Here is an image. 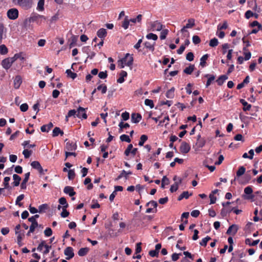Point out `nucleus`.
<instances>
[{
  "label": "nucleus",
  "instance_id": "0eeeda50",
  "mask_svg": "<svg viewBox=\"0 0 262 262\" xmlns=\"http://www.w3.org/2000/svg\"><path fill=\"white\" fill-rule=\"evenodd\" d=\"M190 150V145L186 142H182L180 147V150L181 153L185 154L188 153Z\"/></svg>",
  "mask_w": 262,
  "mask_h": 262
},
{
  "label": "nucleus",
  "instance_id": "5701e85b",
  "mask_svg": "<svg viewBox=\"0 0 262 262\" xmlns=\"http://www.w3.org/2000/svg\"><path fill=\"white\" fill-rule=\"evenodd\" d=\"M13 179L14 180V182L12 183L13 186H18L21 181L20 177L17 174H14L13 175Z\"/></svg>",
  "mask_w": 262,
  "mask_h": 262
},
{
  "label": "nucleus",
  "instance_id": "79ce46f5",
  "mask_svg": "<svg viewBox=\"0 0 262 262\" xmlns=\"http://www.w3.org/2000/svg\"><path fill=\"white\" fill-rule=\"evenodd\" d=\"M118 126L120 127V128H119L120 133L122 132L123 128H127L129 127V126H130V125L128 123H124L122 121H121L119 123Z\"/></svg>",
  "mask_w": 262,
  "mask_h": 262
},
{
  "label": "nucleus",
  "instance_id": "dca6fc26",
  "mask_svg": "<svg viewBox=\"0 0 262 262\" xmlns=\"http://www.w3.org/2000/svg\"><path fill=\"white\" fill-rule=\"evenodd\" d=\"M107 35V31L105 29L101 28L99 29L97 32V35L98 37L101 39H104Z\"/></svg>",
  "mask_w": 262,
  "mask_h": 262
},
{
  "label": "nucleus",
  "instance_id": "72a5a7b5",
  "mask_svg": "<svg viewBox=\"0 0 262 262\" xmlns=\"http://www.w3.org/2000/svg\"><path fill=\"white\" fill-rule=\"evenodd\" d=\"M10 180V178L9 177H6L4 179L3 185L4 188L5 189H11V187L9 185V182Z\"/></svg>",
  "mask_w": 262,
  "mask_h": 262
},
{
  "label": "nucleus",
  "instance_id": "49530a36",
  "mask_svg": "<svg viewBox=\"0 0 262 262\" xmlns=\"http://www.w3.org/2000/svg\"><path fill=\"white\" fill-rule=\"evenodd\" d=\"M129 24V20L128 19V17L125 16L124 21L122 22V27L124 29H127L128 28Z\"/></svg>",
  "mask_w": 262,
  "mask_h": 262
},
{
  "label": "nucleus",
  "instance_id": "4be33fe9",
  "mask_svg": "<svg viewBox=\"0 0 262 262\" xmlns=\"http://www.w3.org/2000/svg\"><path fill=\"white\" fill-rule=\"evenodd\" d=\"M127 75V73L125 71H121L120 73V77L117 79V81L118 83H122L124 81V77H126Z\"/></svg>",
  "mask_w": 262,
  "mask_h": 262
},
{
  "label": "nucleus",
  "instance_id": "ddd939ff",
  "mask_svg": "<svg viewBox=\"0 0 262 262\" xmlns=\"http://www.w3.org/2000/svg\"><path fill=\"white\" fill-rule=\"evenodd\" d=\"M63 192L64 193L69 194L70 196H73L76 194L73 188L69 186H67L64 188Z\"/></svg>",
  "mask_w": 262,
  "mask_h": 262
},
{
  "label": "nucleus",
  "instance_id": "2f4dec72",
  "mask_svg": "<svg viewBox=\"0 0 262 262\" xmlns=\"http://www.w3.org/2000/svg\"><path fill=\"white\" fill-rule=\"evenodd\" d=\"M174 96V88L172 87L166 92V96L168 98H173Z\"/></svg>",
  "mask_w": 262,
  "mask_h": 262
},
{
  "label": "nucleus",
  "instance_id": "a211bd4d",
  "mask_svg": "<svg viewBox=\"0 0 262 262\" xmlns=\"http://www.w3.org/2000/svg\"><path fill=\"white\" fill-rule=\"evenodd\" d=\"M245 172L246 168L243 166H239L238 169L236 171V177L234 178V181H235L237 178H239L242 175H243L245 173Z\"/></svg>",
  "mask_w": 262,
  "mask_h": 262
},
{
  "label": "nucleus",
  "instance_id": "a19ab883",
  "mask_svg": "<svg viewBox=\"0 0 262 262\" xmlns=\"http://www.w3.org/2000/svg\"><path fill=\"white\" fill-rule=\"evenodd\" d=\"M97 90L98 91H101L102 94H105L107 91V86L104 84H102L99 85L97 88Z\"/></svg>",
  "mask_w": 262,
  "mask_h": 262
},
{
  "label": "nucleus",
  "instance_id": "a18cd8bd",
  "mask_svg": "<svg viewBox=\"0 0 262 262\" xmlns=\"http://www.w3.org/2000/svg\"><path fill=\"white\" fill-rule=\"evenodd\" d=\"M211 239V238L207 236L206 237L203 238L202 241L200 242V244L202 246L206 247L207 244V242Z\"/></svg>",
  "mask_w": 262,
  "mask_h": 262
},
{
  "label": "nucleus",
  "instance_id": "6e6552de",
  "mask_svg": "<svg viewBox=\"0 0 262 262\" xmlns=\"http://www.w3.org/2000/svg\"><path fill=\"white\" fill-rule=\"evenodd\" d=\"M64 254L67 256L66 259L69 260L74 256L73 248L68 247L64 250Z\"/></svg>",
  "mask_w": 262,
  "mask_h": 262
},
{
  "label": "nucleus",
  "instance_id": "bb28decb",
  "mask_svg": "<svg viewBox=\"0 0 262 262\" xmlns=\"http://www.w3.org/2000/svg\"><path fill=\"white\" fill-rule=\"evenodd\" d=\"M89 251V248H87V247L81 248L79 250V251L78 252V254L80 256H84L88 254Z\"/></svg>",
  "mask_w": 262,
  "mask_h": 262
},
{
  "label": "nucleus",
  "instance_id": "aec40b11",
  "mask_svg": "<svg viewBox=\"0 0 262 262\" xmlns=\"http://www.w3.org/2000/svg\"><path fill=\"white\" fill-rule=\"evenodd\" d=\"M53 127V123L52 122H50L47 125H43L41 126L40 129L42 132H48Z\"/></svg>",
  "mask_w": 262,
  "mask_h": 262
},
{
  "label": "nucleus",
  "instance_id": "c9c22d12",
  "mask_svg": "<svg viewBox=\"0 0 262 262\" xmlns=\"http://www.w3.org/2000/svg\"><path fill=\"white\" fill-rule=\"evenodd\" d=\"M59 203L60 205H63L62 208H68L69 206L66 199L64 197L60 198L59 199Z\"/></svg>",
  "mask_w": 262,
  "mask_h": 262
},
{
  "label": "nucleus",
  "instance_id": "9d476101",
  "mask_svg": "<svg viewBox=\"0 0 262 262\" xmlns=\"http://www.w3.org/2000/svg\"><path fill=\"white\" fill-rule=\"evenodd\" d=\"M250 171H248L244 176L239 180V183L241 184H247L249 183L251 180V176L250 173H248Z\"/></svg>",
  "mask_w": 262,
  "mask_h": 262
},
{
  "label": "nucleus",
  "instance_id": "5fc2aeb1",
  "mask_svg": "<svg viewBox=\"0 0 262 262\" xmlns=\"http://www.w3.org/2000/svg\"><path fill=\"white\" fill-rule=\"evenodd\" d=\"M133 148V146L132 144L128 145L127 148L124 151V155L126 156H128L130 154V150Z\"/></svg>",
  "mask_w": 262,
  "mask_h": 262
},
{
  "label": "nucleus",
  "instance_id": "338daca9",
  "mask_svg": "<svg viewBox=\"0 0 262 262\" xmlns=\"http://www.w3.org/2000/svg\"><path fill=\"white\" fill-rule=\"evenodd\" d=\"M69 214V212L67 210V208H62V211L60 214L62 217L65 218L68 216Z\"/></svg>",
  "mask_w": 262,
  "mask_h": 262
},
{
  "label": "nucleus",
  "instance_id": "2eb2a0df",
  "mask_svg": "<svg viewBox=\"0 0 262 262\" xmlns=\"http://www.w3.org/2000/svg\"><path fill=\"white\" fill-rule=\"evenodd\" d=\"M22 83V79L20 76L17 75L14 79V87L15 89H18Z\"/></svg>",
  "mask_w": 262,
  "mask_h": 262
},
{
  "label": "nucleus",
  "instance_id": "423d86ee",
  "mask_svg": "<svg viewBox=\"0 0 262 262\" xmlns=\"http://www.w3.org/2000/svg\"><path fill=\"white\" fill-rule=\"evenodd\" d=\"M14 62V59L11 57H9L4 59L2 62L3 67L5 69H9Z\"/></svg>",
  "mask_w": 262,
  "mask_h": 262
},
{
  "label": "nucleus",
  "instance_id": "4c0bfd02",
  "mask_svg": "<svg viewBox=\"0 0 262 262\" xmlns=\"http://www.w3.org/2000/svg\"><path fill=\"white\" fill-rule=\"evenodd\" d=\"M66 73L67 74L68 77L71 78L72 79H74L77 76L76 73L72 72L70 69L67 70Z\"/></svg>",
  "mask_w": 262,
  "mask_h": 262
},
{
  "label": "nucleus",
  "instance_id": "6e6d98bb",
  "mask_svg": "<svg viewBox=\"0 0 262 262\" xmlns=\"http://www.w3.org/2000/svg\"><path fill=\"white\" fill-rule=\"evenodd\" d=\"M30 141L29 140H27V141H25L23 143H22V145L24 147H28V148H33V147H34L36 145L35 144H30Z\"/></svg>",
  "mask_w": 262,
  "mask_h": 262
},
{
  "label": "nucleus",
  "instance_id": "1a4fd4ad",
  "mask_svg": "<svg viewBox=\"0 0 262 262\" xmlns=\"http://www.w3.org/2000/svg\"><path fill=\"white\" fill-rule=\"evenodd\" d=\"M76 116L79 118L86 119L88 116L85 113V109L81 106H79L76 111Z\"/></svg>",
  "mask_w": 262,
  "mask_h": 262
},
{
  "label": "nucleus",
  "instance_id": "9b49d317",
  "mask_svg": "<svg viewBox=\"0 0 262 262\" xmlns=\"http://www.w3.org/2000/svg\"><path fill=\"white\" fill-rule=\"evenodd\" d=\"M238 229V228L236 225H232L228 229L226 233L228 235H234L237 233Z\"/></svg>",
  "mask_w": 262,
  "mask_h": 262
},
{
  "label": "nucleus",
  "instance_id": "8fccbe9b",
  "mask_svg": "<svg viewBox=\"0 0 262 262\" xmlns=\"http://www.w3.org/2000/svg\"><path fill=\"white\" fill-rule=\"evenodd\" d=\"M146 37L148 39H152L154 40H157L158 39V36L152 33L147 34Z\"/></svg>",
  "mask_w": 262,
  "mask_h": 262
},
{
  "label": "nucleus",
  "instance_id": "de8ad7c7",
  "mask_svg": "<svg viewBox=\"0 0 262 262\" xmlns=\"http://www.w3.org/2000/svg\"><path fill=\"white\" fill-rule=\"evenodd\" d=\"M45 0H39L37 4V9L39 11H43L44 10Z\"/></svg>",
  "mask_w": 262,
  "mask_h": 262
},
{
  "label": "nucleus",
  "instance_id": "4468645a",
  "mask_svg": "<svg viewBox=\"0 0 262 262\" xmlns=\"http://www.w3.org/2000/svg\"><path fill=\"white\" fill-rule=\"evenodd\" d=\"M30 175V172H28L27 173H26L25 174V178L23 180V182H21L20 184V188L21 189H26L27 188L26 184L28 182L29 177Z\"/></svg>",
  "mask_w": 262,
  "mask_h": 262
},
{
  "label": "nucleus",
  "instance_id": "393cba45",
  "mask_svg": "<svg viewBox=\"0 0 262 262\" xmlns=\"http://www.w3.org/2000/svg\"><path fill=\"white\" fill-rule=\"evenodd\" d=\"M239 102L244 105L243 108L244 111H249L251 109V105L248 104L244 99H240Z\"/></svg>",
  "mask_w": 262,
  "mask_h": 262
},
{
  "label": "nucleus",
  "instance_id": "e433bc0d",
  "mask_svg": "<svg viewBox=\"0 0 262 262\" xmlns=\"http://www.w3.org/2000/svg\"><path fill=\"white\" fill-rule=\"evenodd\" d=\"M194 65H190L188 67L186 68L184 70V73L187 74H191L194 70Z\"/></svg>",
  "mask_w": 262,
  "mask_h": 262
},
{
  "label": "nucleus",
  "instance_id": "864d4df0",
  "mask_svg": "<svg viewBox=\"0 0 262 262\" xmlns=\"http://www.w3.org/2000/svg\"><path fill=\"white\" fill-rule=\"evenodd\" d=\"M144 103L146 105L149 106L151 108L154 107V102L152 100L146 99Z\"/></svg>",
  "mask_w": 262,
  "mask_h": 262
},
{
  "label": "nucleus",
  "instance_id": "13d9d810",
  "mask_svg": "<svg viewBox=\"0 0 262 262\" xmlns=\"http://www.w3.org/2000/svg\"><path fill=\"white\" fill-rule=\"evenodd\" d=\"M250 26L251 27H254L255 26L257 27V28H259V29H260L262 30V26L261 24H260L257 21L254 20L252 23L250 24Z\"/></svg>",
  "mask_w": 262,
  "mask_h": 262
},
{
  "label": "nucleus",
  "instance_id": "c85d7f7f",
  "mask_svg": "<svg viewBox=\"0 0 262 262\" xmlns=\"http://www.w3.org/2000/svg\"><path fill=\"white\" fill-rule=\"evenodd\" d=\"M209 57V55L208 54L204 55L200 59V65L202 67H204L206 66V60Z\"/></svg>",
  "mask_w": 262,
  "mask_h": 262
},
{
  "label": "nucleus",
  "instance_id": "20e7f679",
  "mask_svg": "<svg viewBox=\"0 0 262 262\" xmlns=\"http://www.w3.org/2000/svg\"><path fill=\"white\" fill-rule=\"evenodd\" d=\"M8 17L12 20L16 19L18 17V11L16 8H11L7 11Z\"/></svg>",
  "mask_w": 262,
  "mask_h": 262
},
{
  "label": "nucleus",
  "instance_id": "f03ea898",
  "mask_svg": "<svg viewBox=\"0 0 262 262\" xmlns=\"http://www.w3.org/2000/svg\"><path fill=\"white\" fill-rule=\"evenodd\" d=\"M13 2L26 10L31 8L33 4V0H13Z\"/></svg>",
  "mask_w": 262,
  "mask_h": 262
},
{
  "label": "nucleus",
  "instance_id": "e2e57ef3",
  "mask_svg": "<svg viewBox=\"0 0 262 262\" xmlns=\"http://www.w3.org/2000/svg\"><path fill=\"white\" fill-rule=\"evenodd\" d=\"M60 132V128L58 127H55L52 133L53 137H57L59 135V133Z\"/></svg>",
  "mask_w": 262,
  "mask_h": 262
},
{
  "label": "nucleus",
  "instance_id": "37998d69",
  "mask_svg": "<svg viewBox=\"0 0 262 262\" xmlns=\"http://www.w3.org/2000/svg\"><path fill=\"white\" fill-rule=\"evenodd\" d=\"M8 52L7 47L5 45H0V54L5 55Z\"/></svg>",
  "mask_w": 262,
  "mask_h": 262
},
{
  "label": "nucleus",
  "instance_id": "69168bd1",
  "mask_svg": "<svg viewBox=\"0 0 262 262\" xmlns=\"http://www.w3.org/2000/svg\"><path fill=\"white\" fill-rule=\"evenodd\" d=\"M52 230L51 229V228L48 227V228H47L44 231V234L47 237H49L50 236L52 235Z\"/></svg>",
  "mask_w": 262,
  "mask_h": 262
},
{
  "label": "nucleus",
  "instance_id": "774afa93",
  "mask_svg": "<svg viewBox=\"0 0 262 262\" xmlns=\"http://www.w3.org/2000/svg\"><path fill=\"white\" fill-rule=\"evenodd\" d=\"M192 41L194 44L197 45L200 43L201 39L200 37L198 35H194L192 37Z\"/></svg>",
  "mask_w": 262,
  "mask_h": 262
},
{
  "label": "nucleus",
  "instance_id": "c03bdc74",
  "mask_svg": "<svg viewBox=\"0 0 262 262\" xmlns=\"http://www.w3.org/2000/svg\"><path fill=\"white\" fill-rule=\"evenodd\" d=\"M25 197V195L24 194H21L18 196L16 198V201H15V204L17 205H18L19 206H21L23 205L22 203H19L20 201L23 200Z\"/></svg>",
  "mask_w": 262,
  "mask_h": 262
},
{
  "label": "nucleus",
  "instance_id": "7c9ffc66",
  "mask_svg": "<svg viewBox=\"0 0 262 262\" xmlns=\"http://www.w3.org/2000/svg\"><path fill=\"white\" fill-rule=\"evenodd\" d=\"M259 242V239H257V240H255V241H253L252 242H251V238H246V240H245V244L246 245H249L250 246H256V245L258 244Z\"/></svg>",
  "mask_w": 262,
  "mask_h": 262
},
{
  "label": "nucleus",
  "instance_id": "c756f323",
  "mask_svg": "<svg viewBox=\"0 0 262 262\" xmlns=\"http://www.w3.org/2000/svg\"><path fill=\"white\" fill-rule=\"evenodd\" d=\"M78 36L77 35H72L70 38L71 42L69 45L70 48L74 47L78 40Z\"/></svg>",
  "mask_w": 262,
  "mask_h": 262
},
{
  "label": "nucleus",
  "instance_id": "4d7b16f0",
  "mask_svg": "<svg viewBox=\"0 0 262 262\" xmlns=\"http://www.w3.org/2000/svg\"><path fill=\"white\" fill-rule=\"evenodd\" d=\"M48 208V206L47 204H42L38 207V212L41 213L45 210L47 209Z\"/></svg>",
  "mask_w": 262,
  "mask_h": 262
},
{
  "label": "nucleus",
  "instance_id": "39448f33",
  "mask_svg": "<svg viewBox=\"0 0 262 262\" xmlns=\"http://www.w3.org/2000/svg\"><path fill=\"white\" fill-rule=\"evenodd\" d=\"M150 27H151V30L152 31H161L163 29L164 26L162 25L160 22H159L158 20H156V21L151 22Z\"/></svg>",
  "mask_w": 262,
  "mask_h": 262
},
{
  "label": "nucleus",
  "instance_id": "a878e982",
  "mask_svg": "<svg viewBox=\"0 0 262 262\" xmlns=\"http://www.w3.org/2000/svg\"><path fill=\"white\" fill-rule=\"evenodd\" d=\"M66 148L68 150H75L77 148V145L75 143L68 142L66 143Z\"/></svg>",
  "mask_w": 262,
  "mask_h": 262
},
{
  "label": "nucleus",
  "instance_id": "f704fd0d",
  "mask_svg": "<svg viewBox=\"0 0 262 262\" xmlns=\"http://www.w3.org/2000/svg\"><path fill=\"white\" fill-rule=\"evenodd\" d=\"M181 179H180L179 182H175V183L171 185L170 188V191L171 192H173L176 191L179 188V184L181 183Z\"/></svg>",
  "mask_w": 262,
  "mask_h": 262
},
{
  "label": "nucleus",
  "instance_id": "603ef678",
  "mask_svg": "<svg viewBox=\"0 0 262 262\" xmlns=\"http://www.w3.org/2000/svg\"><path fill=\"white\" fill-rule=\"evenodd\" d=\"M168 33V30L167 29L163 30L161 32V34H160V39L161 40L165 39Z\"/></svg>",
  "mask_w": 262,
  "mask_h": 262
},
{
  "label": "nucleus",
  "instance_id": "6ab92c4d",
  "mask_svg": "<svg viewBox=\"0 0 262 262\" xmlns=\"http://www.w3.org/2000/svg\"><path fill=\"white\" fill-rule=\"evenodd\" d=\"M228 78V76L226 75H221L218 79L216 80V82L218 85H222L224 83L225 81Z\"/></svg>",
  "mask_w": 262,
  "mask_h": 262
},
{
  "label": "nucleus",
  "instance_id": "3c124183",
  "mask_svg": "<svg viewBox=\"0 0 262 262\" xmlns=\"http://www.w3.org/2000/svg\"><path fill=\"white\" fill-rule=\"evenodd\" d=\"M75 177V173L74 169H70L68 171V178L70 180H72Z\"/></svg>",
  "mask_w": 262,
  "mask_h": 262
},
{
  "label": "nucleus",
  "instance_id": "0e129e2a",
  "mask_svg": "<svg viewBox=\"0 0 262 262\" xmlns=\"http://www.w3.org/2000/svg\"><path fill=\"white\" fill-rule=\"evenodd\" d=\"M141 243H138L136 245L135 254H139L142 250Z\"/></svg>",
  "mask_w": 262,
  "mask_h": 262
},
{
  "label": "nucleus",
  "instance_id": "09e8293b",
  "mask_svg": "<svg viewBox=\"0 0 262 262\" xmlns=\"http://www.w3.org/2000/svg\"><path fill=\"white\" fill-rule=\"evenodd\" d=\"M219 44V41L217 38H213L210 40L209 46L211 47H215Z\"/></svg>",
  "mask_w": 262,
  "mask_h": 262
},
{
  "label": "nucleus",
  "instance_id": "f257e3e1",
  "mask_svg": "<svg viewBox=\"0 0 262 262\" xmlns=\"http://www.w3.org/2000/svg\"><path fill=\"white\" fill-rule=\"evenodd\" d=\"M129 54H126L125 57L121 59L118 60V66L120 69H122L124 67V66L126 65L127 66L130 67L132 66L133 63V57L130 56L129 57V59L127 62H126V59H128V57L129 56Z\"/></svg>",
  "mask_w": 262,
  "mask_h": 262
},
{
  "label": "nucleus",
  "instance_id": "b1692460",
  "mask_svg": "<svg viewBox=\"0 0 262 262\" xmlns=\"http://www.w3.org/2000/svg\"><path fill=\"white\" fill-rule=\"evenodd\" d=\"M192 195V193H190L189 194V192L187 191H183L178 197V200L181 201L184 198L187 199L189 198L190 196H191Z\"/></svg>",
  "mask_w": 262,
  "mask_h": 262
},
{
  "label": "nucleus",
  "instance_id": "f3484780",
  "mask_svg": "<svg viewBox=\"0 0 262 262\" xmlns=\"http://www.w3.org/2000/svg\"><path fill=\"white\" fill-rule=\"evenodd\" d=\"M6 29L5 28L4 25L0 23V44L2 42V40L4 37H6Z\"/></svg>",
  "mask_w": 262,
  "mask_h": 262
},
{
  "label": "nucleus",
  "instance_id": "7ed1b4c3",
  "mask_svg": "<svg viewBox=\"0 0 262 262\" xmlns=\"http://www.w3.org/2000/svg\"><path fill=\"white\" fill-rule=\"evenodd\" d=\"M46 18L45 16L39 15L37 13H32L30 17L29 18L30 23L36 22L37 24H40L42 20H46Z\"/></svg>",
  "mask_w": 262,
  "mask_h": 262
},
{
  "label": "nucleus",
  "instance_id": "58836bf2",
  "mask_svg": "<svg viewBox=\"0 0 262 262\" xmlns=\"http://www.w3.org/2000/svg\"><path fill=\"white\" fill-rule=\"evenodd\" d=\"M120 139L122 142H126L127 143H130L131 142V140L130 139L129 136L125 134H123L120 136Z\"/></svg>",
  "mask_w": 262,
  "mask_h": 262
},
{
  "label": "nucleus",
  "instance_id": "412c9836",
  "mask_svg": "<svg viewBox=\"0 0 262 262\" xmlns=\"http://www.w3.org/2000/svg\"><path fill=\"white\" fill-rule=\"evenodd\" d=\"M205 77H207L208 79L206 84V87L208 88L211 83V82L215 79V77L213 75L206 74L204 76Z\"/></svg>",
  "mask_w": 262,
  "mask_h": 262
},
{
  "label": "nucleus",
  "instance_id": "f8f14e48",
  "mask_svg": "<svg viewBox=\"0 0 262 262\" xmlns=\"http://www.w3.org/2000/svg\"><path fill=\"white\" fill-rule=\"evenodd\" d=\"M142 119V116L139 113H133L131 115V120L134 123L139 122Z\"/></svg>",
  "mask_w": 262,
  "mask_h": 262
},
{
  "label": "nucleus",
  "instance_id": "cd10ccee",
  "mask_svg": "<svg viewBox=\"0 0 262 262\" xmlns=\"http://www.w3.org/2000/svg\"><path fill=\"white\" fill-rule=\"evenodd\" d=\"M155 42L151 43L149 41H145L144 43V46L146 48L149 49L150 51L154 52L155 50Z\"/></svg>",
  "mask_w": 262,
  "mask_h": 262
},
{
  "label": "nucleus",
  "instance_id": "473e14b6",
  "mask_svg": "<svg viewBox=\"0 0 262 262\" xmlns=\"http://www.w3.org/2000/svg\"><path fill=\"white\" fill-rule=\"evenodd\" d=\"M148 137L145 135H142L140 137V141L139 142L138 145L140 146H142L144 145V143L147 140Z\"/></svg>",
  "mask_w": 262,
  "mask_h": 262
},
{
  "label": "nucleus",
  "instance_id": "052dcab7",
  "mask_svg": "<svg viewBox=\"0 0 262 262\" xmlns=\"http://www.w3.org/2000/svg\"><path fill=\"white\" fill-rule=\"evenodd\" d=\"M31 165L33 168L36 169L37 170L41 166V165L39 163V162L36 161H33L31 163Z\"/></svg>",
  "mask_w": 262,
  "mask_h": 262
},
{
  "label": "nucleus",
  "instance_id": "680f3d73",
  "mask_svg": "<svg viewBox=\"0 0 262 262\" xmlns=\"http://www.w3.org/2000/svg\"><path fill=\"white\" fill-rule=\"evenodd\" d=\"M76 113L77 112L75 110H70L68 114L66 115V118H68L72 116H74V117H75V116H76Z\"/></svg>",
  "mask_w": 262,
  "mask_h": 262
},
{
  "label": "nucleus",
  "instance_id": "bf43d9fd",
  "mask_svg": "<svg viewBox=\"0 0 262 262\" xmlns=\"http://www.w3.org/2000/svg\"><path fill=\"white\" fill-rule=\"evenodd\" d=\"M32 150H29L28 149H24L23 151V154L26 159L29 158L32 154Z\"/></svg>",
  "mask_w": 262,
  "mask_h": 262
},
{
  "label": "nucleus",
  "instance_id": "ea45409f",
  "mask_svg": "<svg viewBox=\"0 0 262 262\" xmlns=\"http://www.w3.org/2000/svg\"><path fill=\"white\" fill-rule=\"evenodd\" d=\"M195 25V20L193 18H190L188 20V23L186 25L185 28H191Z\"/></svg>",
  "mask_w": 262,
  "mask_h": 262
}]
</instances>
